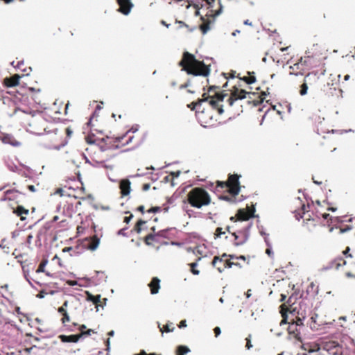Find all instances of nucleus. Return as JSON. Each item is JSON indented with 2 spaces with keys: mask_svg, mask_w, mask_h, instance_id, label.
<instances>
[{
  "mask_svg": "<svg viewBox=\"0 0 355 355\" xmlns=\"http://www.w3.org/2000/svg\"><path fill=\"white\" fill-rule=\"evenodd\" d=\"M179 65L182 67V70L185 71L188 74L193 76L209 75L210 69L202 62L197 60L194 55L185 52L182 60L179 62Z\"/></svg>",
  "mask_w": 355,
  "mask_h": 355,
  "instance_id": "f257e3e1",
  "label": "nucleus"
},
{
  "mask_svg": "<svg viewBox=\"0 0 355 355\" xmlns=\"http://www.w3.org/2000/svg\"><path fill=\"white\" fill-rule=\"evenodd\" d=\"M188 201L192 207L201 208L202 206L208 205L211 199L205 189L194 188L188 193Z\"/></svg>",
  "mask_w": 355,
  "mask_h": 355,
  "instance_id": "f03ea898",
  "label": "nucleus"
},
{
  "mask_svg": "<svg viewBox=\"0 0 355 355\" xmlns=\"http://www.w3.org/2000/svg\"><path fill=\"white\" fill-rule=\"evenodd\" d=\"M217 99H210L208 101L207 98H205L202 99L198 100L197 102H193L191 104L188 105V107L191 108V110L198 109L199 110L200 109V107L203 103H208V106L209 107L216 108L218 106V101H223V98L225 96H227V94H216Z\"/></svg>",
  "mask_w": 355,
  "mask_h": 355,
  "instance_id": "7ed1b4c3",
  "label": "nucleus"
},
{
  "mask_svg": "<svg viewBox=\"0 0 355 355\" xmlns=\"http://www.w3.org/2000/svg\"><path fill=\"white\" fill-rule=\"evenodd\" d=\"M219 185L221 187H227L229 192L234 196H236L240 191L239 176L237 175H230L227 182H220Z\"/></svg>",
  "mask_w": 355,
  "mask_h": 355,
  "instance_id": "20e7f679",
  "label": "nucleus"
},
{
  "mask_svg": "<svg viewBox=\"0 0 355 355\" xmlns=\"http://www.w3.org/2000/svg\"><path fill=\"white\" fill-rule=\"evenodd\" d=\"M251 225H248L243 230L239 231L238 233H233L232 235L234 236L236 240H239L235 243L236 245H241L244 244L249 238V231Z\"/></svg>",
  "mask_w": 355,
  "mask_h": 355,
  "instance_id": "39448f33",
  "label": "nucleus"
},
{
  "mask_svg": "<svg viewBox=\"0 0 355 355\" xmlns=\"http://www.w3.org/2000/svg\"><path fill=\"white\" fill-rule=\"evenodd\" d=\"M92 331V329H89L86 332H83L80 334H77V335H70V336L60 335L59 338L63 343H77L79 340V339L82 337L83 335H90Z\"/></svg>",
  "mask_w": 355,
  "mask_h": 355,
  "instance_id": "423d86ee",
  "label": "nucleus"
},
{
  "mask_svg": "<svg viewBox=\"0 0 355 355\" xmlns=\"http://www.w3.org/2000/svg\"><path fill=\"white\" fill-rule=\"evenodd\" d=\"M246 92L243 89H235L232 92V96L227 100L229 105L232 106L235 100L244 99L245 98Z\"/></svg>",
  "mask_w": 355,
  "mask_h": 355,
  "instance_id": "0eeeda50",
  "label": "nucleus"
},
{
  "mask_svg": "<svg viewBox=\"0 0 355 355\" xmlns=\"http://www.w3.org/2000/svg\"><path fill=\"white\" fill-rule=\"evenodd\" d=\"M117 1L120 6L119 10L125 15H128L133 6L130 0H117Z\"/></svg>",
  "mask_w": 355,
  "mask_h": 355,
  "instance_id": "6e6552de",
  "label": "nucleus"
},
{
  "mask_svg": "<svg viewBox=\"0 0 355 355\" xmlns=\"http://www.w3.org/2000/svg\"><path fill=\"white\" fill-rule=\"evenodd\" d=\"M196 116L198 119V120L202 123H207L209 122V120H211L212 119V115L210 114H206L205 112V108H203L202 110L200 109L198 111H196Z\"/></svg>",
  "mask_w": 355,
  "mask_h": 355,
  "instance_id": "1a4fd4ad",
  "label": "nucleus"
},
{
  "mask_svg": "<svg viewBox=\"0 0 355 355\" xmlns=\"http://www.w3.org/2000/svg\"><path fill=\"white\" fill-rule=\"evenodd\" d=\"M288 331L290 335H293L294 338L301 341V337H300V331L299 327L296 325L295 323H291L289 324L288 327Z\"/></svg>",
  "mask_w": 355,
  "mask_h": 355,
  "instance_id": "9d476101",
  "label": "nucleus"
},
{
  "mask_svg": "<svg viewBox=\"0 0 355 355\" xmlns=\"http://www.w3.org/2000/svg\"><path fill=\"white\" fill-rule=\"evenodd\" d=\"M122 196H128L130 192V182L128 180H122L119 185Z\"/></svg>",
  "mask_w": 355,
  "mask_h": 355,
  "instance_id": "9b49d317",
  "label": "nucleus"
},
{
  "mask_svg": "<svg viewBox=\"0 0 355 355\" xmlns=\"http://www.w3.org/2000/svg\"><path fill=\"white\" fill-rule=\"evenodd\" d=\"M160 280L157 277H153L151 282L148 284V286L150 288V293L153 295L157 294L160 288Z\"/></svg>",
  "mask_w": 355,
  "mask_h": 355,
  "instance_id": "f8f14e48",
  "label": "nucleus"
},
{
  "mask_svg": "<svg viewBox=\"0 0 355 355\" xmlns=\"http://www.w3.org/2000/svg\"><path fill=\"white\" fill-rule=\"evenodd\" d=\"M20 78L21 76L16 74L9 78H6L4 81L7 87H11L17 85Z\"/></svg>",
  "mask_w": 355,
  "mask_h": 355,
  "instance_id": "ddd939ff",
  "label": "nucleus"
},
{
  "mask_svg": "<svg viewBox=\"0 0 355 355\" xmlns=\"http://www.w3.org/2000/svg\"><path fill=\"white\" fill-rule=\"evenodd\" d=\"M311 76H313L314 78H315L316 75L315 74H313V73H309L304 78V83L301 85V89H300V94L302 96H304L305 94H306L307 93V90H308V86H307V83L309 82Z\"/></svg>",
  "mask_w": 355,
  "mask_h": 355,
  "instance_id": "4468645a",
  "label": "nucleus"
},
{
  "mask_svg": "<svg viewBox=\"0 0 355 355\" xmlns=\"http://www.w3.org/2000/svg\"><path fill=\"white\" fill-rule=\"evenodd\" d=\"M99 243H100V239L97 236L94 235L89 240V243L88 245V249L92 251H94L98 248Z\"/></svg>",
  "mask_w": 355,
  "mask_h": 355,
  "instance_id": "2eb2a0df",
  "label": "nucleus"
},
{
  "mask_svg": "<svg viewBox=\"0 0 355 355\" xmlns=\"http://www.w3.org/2000/svg\"><path fill=\"white\" fill-rule=\"evenodd\" d=\"M19 195L20 193H19L17 191L8 190L5 192V197L3 200H15L18 198Z\"/></svg>",
  "mask_w": 355,
  "mask_h": 355,
  "instance_id": "dca6fc26",
  "label": "nucleus"
},
{
  "mask_svg": "<svg viewBox=\"0 0 355 355\" xmlns=\"http://www.w3.org/2000/svg\"><path fill=\"white\" fill-rule=\"evenodd\" d=\"M237 216L239 220L243 221L248 220L250 217H252V214H250L244 209H240L238 212Z\"/></svg>",
  "mask_w": 355,
  "mask_h": 355,
  "instance_id": "f3484780",
  "label": "nucleus"
},
{
  "mask_svg": "<svg viewBox=\"0 0 355 355\" xmlns=\"http://www.w3.org/2000/svg\"><path fill=\"white\" fill-rule=\"evenodd\" d=\"M14 212L18 216H20L21 220H24L26 219V217L24 216V215H27L28 214V210L26 209L21 206H18L17 209L14 211Z\"/></svg>",
  "mask_w": 355,
  "mask_h": 355,
  "instance_id": "a211bd4d",
  "label": "nucleus"
},
{
  "mask_svg": "<svg viewBox=\"0 0 355 355\" xmlns=\"http://www.w3.org/2000/svg\"><path fill=\"white\" fill-rule=\"evenodd\" d=\"M189 352V348L184 345L178 346L176 350L177 355H184V354H187Z\"/></svg>",
  "mask_w": 355,
  "mask_h": 355,
  "instance_id": "6ab92c4d",
  "label": "nucleus"
},
{
  "mask_svg": "<svg viewBox=\"0 0 355 355\" xmlns=\"http://www.w3.org/2000/svg\"><path fill=\"white\" fill-rule=\"evenodd\" d=\"M87 300L89 301L92 302L94 304H96L100 302V298H101L100 295L94 296L89 292H87Z\"/></svg>",
  "mask_w": 355,
  "mask_h": 355,
  "instance_id": "aec40b11",
  "label": "nucleus"
},
{
  "mask_svg": "<svg viewBox=\"0 0 355 355\" xmlns=\"http://www.w3.org/2000/svg\"><path fill=\"white\" fill-rule=\"evenodd\" d=\"M174 330V327L172 326V323L167 324L165 326L163 327V328H160V331L163 334L164 331L165 332H172Z\"/></svg>",
  "mask_w": 355,
  "mask_h": 355,
  "instance_id": "412c9836",
  "label": "nucleus"
},
{
  "mask_svg": "<svg viewBox=\"0 0 355 355\" xmlns=\"http://www.w3.org/2000/svg\"><path fill=\"white\" fill-rule=\"evenodd\" d=\"M157 235L156 234H149L145 238V243L146 245H150L149 241H155Z\"/></svg>",
  "mask_w": 355,
  "mask_h": 355,
  "instance_id": "4be33fe9",
  "label": "nucleus"
},
{
  "mask_svg": "<svg viewBox=\"0 0 355 355\" xmlns=\"http://www.w3.org/2000/svg\"><path fill=\"white\" fill-rule=\"evenodd\" d=\"M47 263H48V260H46V259L43 260L40 263V264L38 268L37 269L36 272L37 273L44 272V268H45L46 265L47 264Z\"/></svg>",
  "mask_w": 355,
  "mask_h": 355,
  "instance_id": "5701e85b",
  "label": "nucleus"
},
{
  "mask_svg": "<svg viewBox=\"0 0 355 355\" xmlns=\"http://www.w3.org/2000/svg\"><path fill=\"white\" fill-rule=\"evenodd\" d=\"M145 223H146V221L142 220H139L137 223V224H136V225H135V230L137 232V233H138V234L141 233V226L142 225L145 224Z\"/></svg>",
  "mask_w": 355,
  "mask_h": 355,
  "instance_id": "b1692460",
  "label": "nucleus"
},
{
  "mask_svg": "<svg viewBox=\"0 0 355 355\" xmlns=\"http://www.w3.org/2000/svg\"><path fill=\"white\" fill-rule=\"evenodd\" d=\"M189 266L191 268V272L193 275H199V273H200L199 270L196 269V267L198 266V263L196 262L191 263L189 264Z\"/></svg>",
  "mask_w": 355,
  "mask_h": 355,
  "instance_id": "393cba45",
  "label": "nucleus"
},
{
  "mask_svg": "<svg viewBox=\"0 0 355 355\" xmlns=\"http://www.w3.org/2000/svg\"><path fill=\"white\" fill-rule=\"evenodd\" d=\"M200 29L203 34H205L209 30V25L208 24H204L200 26Z\"/></svg>",
  "mask_w": 355,
  "mask_h": 355,
  "instance_id": "a878e982",
  "label": "nucleus"
},
{
  "mask_svg": "<svg viewBox=\"0 0 355 355\" xmlns=\"http://www.w3.org/2000/svg\"><path fill=\"white\" fill-rule=\"evenodd\" d=\"M168 229L160 230L157 233H156V235H157V236H161V237L166 238V234L168 232Z\"/></svg>",
  "mask_w": 355,
  "mask_h": 355,
  "instance_id": "bb28decb",
  "label": "nucleus"
},
{
  "mask_svg": "<svg viewBox=\"0 0 355 355\" xmlns=\"http://www.w3.org/2000/svg\"><path fill=\"white\" fill-rule=\"evenodd\" d=\"M243 80L248 84H252V83H254L256 80L255 78L253 76V77H250V78H248V77H245L243 78Z\"/></svg>",
  "mask_w": 355,
  "mask_h": 355,
  "instance_id": "cd10ccee",
  "label": "nucleus"
},
{
  "mask_svg": "<svg viewBox=\"0 0 355 355\" xmlns=\"http://www.w3.org/2000/svg\"><path fill=\"white\" fill-rule=\"evenodd\" d=\"M218 262L219 263H222L223 262V259L221 258H219L218 257H214L213 261H212V264L214 266H216V264L218 263Z\"/></svg>",
  "mask_w": 355,
  "mask_h": 355,
  "instance_id": "c85d7f7f",
  "label": "nucleus"
},
{
  "mask_svg": "<svg viewBox=\"0 0 355 355\" xmlns=\"http://www.w3.org/2000/svg\"><path fill=\"white\" fill-rule=\"evenodd\" d=\"M246 348L250 349L252 347V345L251 344L250 336L248 338H246Z\"/></svg>",
  "mask_w": 355,
  "mask_h": 355,
  "instance_id": "c756f323",
  "label": "nucleus"
},
{
  "mask_svg": "<svg viewBox=\"0 0 355 355\" xmlns=\"http://www.w3.org/2000/svg\"><path fill=\"white\" fill-rule=\"evenodd\" d=\"M160 210H161V207H152L151 209H148V213H155V212L159 211Z\"/></svg>",
  "mask_w": 355,
  "mask_h": 355,
  "instance_id": "7c9ffc66",
  "label": "nucleus"
},
{
  "mask_svg": "<svg viewBox=\"0 0 355 355\" xmlns=\"http://www.w3.org/2000/svg\"><path fill=\"white\" fill-rule=\"evenodd\" d=\"M225 234L224 232H222V228L218 227L216 230V235L218 237H220L222 234Z\"/></svg>",
  "mask_w": 355,
  "mask_h": 355,
  "instance_id": "2f4dec72",
  "label": "nucleus"
},
{
  "mask_svg": "<svg viewBox=\"0 0 355 355\" xmlns=\"http://www.w3.org/2000/svg\"><path fill=\"white\" fill-rule=\"evenodd\" d=\"M62 321L63 323L69 321V316L67 313H64V315H63V318L62 319Z\"/></svg>",
  "mask_w": 355,
  "mask_h": 355,
  "instance_id": "473e14b6",
  "label": "nucleus"
},
{
  "mask_svg": "<svg viewBox=\"0 0 355 355\" xmlns=\"http://www.w3.org/2000/svg\"><path fill=\"white\" fill-rule=\"evenodd\" d=\"M296 325H297L299 327L303 325L302 319L298 318L297 320L294 322Z\"/></svg>",
  "mask_w": 355,
  "mask_h": 355,
  "instance_id": "72a5a7b5",
  "label": "nucleus"
},
{
  "mask_svg": "<svg viewBox=\"0 0 355 355\" xmlns=\"http://www.w3.org/2000/svg\"><path fill=\"white\" fill-rule=\"evenodd\" d=\"M214 331L216 337L218 336L221 333L220 329L218 327H215Z\"/></svg>",
  "mask_w": 355,
  "mask_h": 355,
  "instance_id": "f704fd0d",
  "label": "nucleus"
},
{
  "mask_svg": "<svg viewBox=\"0 0 355 355\" xmlns=\"http://www.w3.org/2000/svg\"><path fill=\"white\" fill-rule=\"evenodd\" d=\"M189 85H190V81H189V80H188L185 84L181 85L180 86V89H184V88L188 87Z\"/></svg>",
  "mask_w": 355,
  "mask_h": 355,
  "instance_id": "c9c22d12",
  "label": "nucleus"
},
{
  "mask_svg": "<svg viewBox=\"0 0 355 355\" xmlns=\"http://www.w3.org/2000/svg\"><path fill=\"white\" fill-rule=\"evenodd\" d=\"M67 283L69 286H76L78 284V282L76 281H73V280H68L67 282Z\"/></svg>",
  "mask_w": 355,
  "mask_h": 355,
  "instance_id": "e433bc0d",
  "label": "nucleus"
},
{
  "mask_svg": "<svg viewBox=\"0 0 355 355\" xmlns=\"http://www.w3.org/2000/svg\"><path fill=\"white\" fill-rule=\"evenodd\" d=\"M58 312L62 313V315H64V313H67L66 309L64 308V306H61L58 309Z\"/></svg>",
  "mask_w": 355,
  "mask_h": 355,
  "instance_id": "4c0bfd02",
  "label": "nucleus"
},
{
  "mask_svg": "<svg viewBox=\"0 0 355 355\" xmlns=\"http://www.w3.org/2000/svg\"><path fill=\"white\" fill-rule=\"evenodd\" d=\"M181 172L180 171H175V172H171V175L173 177L178 178L180 175Z\"/></svg>",
  "mask_w": 355,
  "mask_h": 355,
  "instance_id": "58836bf2",
  "label": "nucleus"
},
{
  "mask_svg": "<svg viewBox=\"0 0 355 355\" xmlns=\"http://www.w3.org/2000/svg\"><path fill=\"white\" fill-rule=\"evenodd\" d=\"M176 23L180 25V28H182L183 26L188 27V26L184 22H183L182 21L176 20Z\"/></svg>",
  "mask_w": 355,
  "mask_h": 355,
  "instance_id": "ea45409f",
  "label": "nucleus"
},
{
  "mask_svg": "<svg viewBox=\"0 0 355 355\" xmlns=\"http://www.w3.org/2000/svg\"><path fill=\"white\" fill-rule=\"evenodd\" d=\"M133 216L132 215H130L129 216H125L124 218V222L126 223H128L131 219L132 218Z\"/></svg>",
  "mask_w": 355,
  "mask_h": 355,
  "instance_id": "a19ab883",
  "label": "nucleus"
},
{
  "mask_svg": "<svg viewBox=\"0 0 355 355\" xmlns=\"http://www.w3.org/2000/svg\"><path fill=\"white\" fill-rule=\"evenodd\" d=\"M234 264H235V263L233 262L227 261L223 265H224V267L231 268L232 266V265H234Z\"/></svg>",
  "mask_w": 355,
  "mask_h": 355,
  "instance_id": "79ce46f5",
  "label": "nucleus"
},
{
  "mask_svg": "<svg viewBox=\"0 0 355 355\" xmlns=\"http://www.w3.org/2000/svg\"><path fill=\"white\" fill-rule=\"evenodd\" d=\"M14 63H15V62H12L11 63V64H12V66H14V67H15ZM23 64H24V62H23V61L18 62H17V65L15 66V67H17V68H19H19L21 67V65H23Z\"/></svg>",
  "mask_w": 355,
  "mask_h": 355,
  "instance_id": "37998d69",
  "label": "nucleus"
},
{
  "mask_svg": "<svg viewBox=\"0 0 355 355\" xmlns=\"http://www.w3.org/2000/svg\"><path fill=\"white\" fill-rule=\"evenodd\" d=\"M187 327V322H186V320H182V321L180 322L179 327H180V328H182V327Z\"/></svg>",
  "mask_w": 355,
  "mask_h": 355,
  "instance_id": "c03bdc74",
  "label": "nucleus"
},
{
  "mask_svg": "<svg viewBox=\"0 0 355 355\" xmlns=\"http://www.w3.org/2000/svg\"><path fill=\"white\" fill-rule=\"evenodd\" d=\"M309 206L305 205H302V214H304L306 211H308Z\"/></svg>",
  "mask_w": 355,
  "mask_h": 355,
  "instance_id": "a18cd8bd",
  "label": "nucleus"
},
{
  "mask_svg": "<svg viewBox=\"0 0 355 355\" xmlns=\"http://www.w3.org/2000/svg\"><path fill=\"white\" fill-rule=\"evenodd\" d=\"M45 294H46V293H45L44 292L41 291V292H40V293L37 294V297L38 298H44V297H45Z\"/></svg>",
  "mask_w": 355,
  "mask_h": 355,
  "instance_id": "49530a36",
  "label": "nucleus"
},
{
  "mask_svg": "<svg viewBox=\"0 0 355 355\" xmlns=\"http://www.w3.org/2000/svg\"><path fill=\"white\" fill-rule=\"evenodd\" d=\"M137 130H138V127H137H137H135H135H132L131 129H130V130L127 132V134H128V132H133V133H134V132H136Z\"/></svg>",
  "mask_w": 355,
  "mask_h": 355,
  "instance_id": "de8ad7c7",
  "label": "nucleus"
},
{
  "mask_svg": "<svg viewBox=\"0 0 355 355\" xmlns=\"http://www.w3.org/2000/svg\"><path fill=\"white\" fill-rule=\"evenodd\" d=\"M33 238V236H32L31 234H29V235L28 236V237H27V243H28V244H31V243Z\"/></svg>",
  "mask_w": 355,
  "mask_h": 355,
  "instance_id": "09e8293b",
  "label": "nucleus"
},
{
  "mask_svg": "<svg viewBox=\"0 0 355 355\" xmlns=\"http://www.w3.org/2000/svg\"><path fill=\"white\" fill-rule=\"evenodd\" d=\"M222 12V6L220 3V9L216 12V15H219Z\"/></svg>",
  "mask_w": 355,
  "mask_h": 355,
  "instance_id": "8fccbe9b",
  "label": "nucleus"
},
{
  "mask_svg": "<svg viewBox=\"0 0 355 355\" xmlns=\"http://www.w3.org/2000/svg\"><path fill=\"white\" fill-rule=\"evenodd\" d=\"M69 304V301H65V302L63 303V304H62V306H64V308L66 309L68 307Z\"/></svg>",
  "mask_w": 355,
  "mask_h": 355,
  "instance_id": "3c124183",
  "label": "nucleus"
},
{
  "mask_svg": "<svg viewBox=\"0 0 355 355\" xmlns=\"http://www.w3.org/2000/svg\"><path fill=\"white\" fill-rule=\"evenodd\" d=\"M149 188H150V184H146L144 185L143 189L144 191H147V190L149 189Z\"/></svg>",
  "mask_w": 355,
  "mask_h": 355,
  "instance_id": "603ef678",
  "label": "nucleus"
},
{
  "mask_svg": "<svg viewBox=\"0 0 355 355\" xmlns=\"http://www.w3.org/2000/svg\"><path fill=\"white\" fill-rule=\"evenodd\" d=\"M81 155L85 159L86 163L91 164V162L89 160V159L84 154H81Z\"/></svg>",
  "mask_w": 355,
  "mask_h": 355,
  "instance_id": "864d4df0",
  "label": "nucleus"
},
{
  "mask_svg": "<svg viewBox=\"0 0 355 355\" xmlns=\"http://www.w3.org/2000/svg\"><path fill=\"white\" fill-rule=\"evenodd\" d=\"M139 211H141V213H144V207L143 205L141 206H139L137 209Z\"/></svg>",
  "mask_w": 355,
  "mask_h": 355,
  "instance_id": "5fc2aeb1",
  "label": "nucleus"
},
{
  "mask_svg": "<svg viewBox=\"0 0 355 355\" xmlns=\"http://www.w3.org/2000/svg\"><path fill=\"white\" fill-rule=\"evenodd\" d=\"M9 139H10V138H8V137H4L3 139V141L4 143H9L10 142Z\"/></svg>",
  "mask_w": 355,
  "mask_h": 355,
  "instance_id": "6e6d98bb",
  "label": "nucleus"
},
{
  "mask_svg": "<svg viewBox=\"0 0 355 355\" xmlns=\"http://www.w3.org/2000/svg\"><path fill=\"white\" fill-rule=\"evenodd\" d=\"M245 295H246V297H247V298H249V297L251 296V290H250V289H249V290L247 291V293H245Z\"/></svg>",
  "mask_w": 355,
  "mask_h": 355,
  "instance_id": "4d7b16f0",
  "label": "nucleus"
},
{
  "mask_svg": "<svg viewBox=\"0 0 355 355\" xmlns=\"http://www.w3.org/2000/svg\"><path fill=\"white\" fill-rule=\"evenodd\" d=\"M161 24H162V25L165 26H166V27H167V28H168V27H169V26H170V24H166V22L165 21H164V20L161 21Z\"/></svg>",
  "mask_w": 355,
  "mask_h": 355,
  "instance_id": "13d9d810",
  "label": "nucleus"
},
{
  "mask_svg": "<svg viewBox=\"0 0 355 355\" xmlns=\"http://www.w3.org/2000/svg\"><path fill=\"white\" fill-rule=\"evenodd\" d=\"M266 252L268 254V255H270L271 254H272V251L270 248H268L266 251Z\"/></svg>",
  "mask_w": 355,
  "mask_h": 355,
  "instance_id": "bf43d9fd",
  "label": "nucleus"
},
{
  "mask_svg": "<svg viewBox=\"0 0 355 355\" xmlns=\"http://www.w3.org/2000/svg\"><path fill=\"white\" fill-rule=\"evenodd\" d=\"M218 113H219L220 114H223V107H219L218 108Z\"/></svg>",
  "mask_w": 355,
  "mask_h": 355,
  "instance_id": "052dcab7",
  "label": "nucleus"
},
{
  "mask_svg": "<svg viewBox=\"0 0 355 355\" xmlns=\"http://www.w3.org/2000/svg\"><path fill=\"white\" fill-rule=\"evenodd\" d=\"M240 33V31H239V30H236V31H234L232 33V36H236V35L238 33Z\"/></svg>",
  "mask_w": 355,
  "mask_h": 355,
  "instance_id": "680f3d73",
  "label": "nucleus"
},
{
  "mask_svg": "<svg viewBox=\"0 0 355 355\" xmlns=\"http://www.w3.org/2000/svg\"><path fill=\"white\" fill-rule=\"evenodd\" d=\"M132 139H133V137H130L128 140L126 141L125 144H128L131 143Z\"/></svg>",
  "mask_w": 355,
  "mask_h": 355,
  "instance_id": "e2e57ef3",
  "label": "nucleus"
},
{
  "mask_svg": "<svg viewBox=\"0 0 355 355\" xmlns=\"http://www.w3.org/2000/svg\"><path fill=\"white\" fill-rule=\"evenodd\" d=\"M244 24L250 26L252 25V23L248 19H247L244 21Z\"/></svg>",
  "mask_w": 355,
  "mask_h": 355,
  "instance_id": "0e129e2a",
  "label": "nucleus"
},
{
  "mask_svg": "<svg viewBox=\"0 0 355 355\" xmlns=\"http://www.w3.org/2000/svg\"><path fill=\"white\" fill-rule=\"evenodd\" d=\"M286 319H283L281 322H280V325H283L284 324H286Z\"/></svg>",
  "mask_w": 355,
  "mask_h": 355,
  "instance_id": "69168bd1",
  "label": "nucleus"
},
{
  "mask_svg": "<svg viewBox=\"0 0 355 355\" xmlns=\"http://www.w3.org/2000/svg\"><path fill=\"white\" fill-rule=\"evenodd\" d=\"M28 188H29V189H30L31 191H35V187H34L33 185H30V186L28 187Z\"/></svg>",
  "mask_w": 355,
  "mask_h": 355,
  "instance_id": "338daca9",
  "label": "nucleus"
},
{
  "mask_svg": "<svg viewBox=\"0 0 355 355\" xmlns=\"http://www.w3.org/2000/svg\"><path fill=\"white\" fill-rule=\"evenodd\" d=\"M135 355H148L144 351H142L140 354H137Z\"/></svg>",
  "mask_w": 355,
  "mask_h": 355,
  "instance_id": "774afa93",
  "label": "nucleus"
}]
</instances>
